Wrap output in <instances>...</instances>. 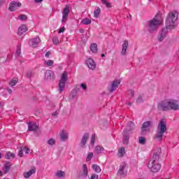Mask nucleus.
I'll list each match as a JSON object with an SVG mask.
<instances>
[{"label": "nucleus", "mask_w": 179, "mask_h": 179, "mask_svg": "<svg viewBox=\"0 0 179 179\" xmlns=\"http://www.w3.org/2000/svg\"><path fill=\"white\" fill-rule=\"evenodd\" d=\"M178 19V13L177 11H171L166 17V27L162 29L158 36L159 41H163L167 37L169 30L174 29L177 26V20Z\"/></svg>", "instance_id": "f257e3e1"}, {"label": "nucleus", "mask_w": 179, "mask_h": 179, "mask_svg": "<svg viewBox=\"0 0 179 179\" xmlns=\"http://www.w3.org/2000/svg\"><path fill=\"white\" fill-rule=\"evenodd\" d=\"M161 153L162 148H157V152L153 153L152 159L148 163V169H150L152 173H157L162 168V165L157 162L160 159Z\"/></svg>", "instance_id": "f03ea898"}, {"label": "nucleus", "mask_w": 179, "mask_h": 179, "mask_svg": "<svg viewBox=\"0 0 179 179\" xmlns=\"http://www.w3.org/2000/svg\"><path fill=\"white\" fill-rule=\"evenodd\" d=\"M162 15L157 14L150 21L148 22L147 29L150 33H153L157 30L159 26L162 24Z\"/></svg>", "instance_id": "7ed1b4c3"}, {"label": "nucleus", "mask_w": 179, "mask_h": 179, "mask_svg": "<svg viewBox=\"0 0 179 179\" xmlns=\"http://www.w3.org/2000/svg\"><path fill=\"white\" fill-rule=\"evenodd\" d=\"M166 131H167V125L164 121L161 120L157 126V133L154 138L158 139L159 142H162L163 141V135H164Z\"/></svg>", "instance_id": "20e7f679"}, {"label": "nucleus", "mask_w": 179, "mask_h": 179, "mask_svg": "<svg viewBox=\"0 0 179 179\" xmlns=\"http://www.w3.org/2000/svg\"><path fill=\"white\" fill-rule=\"evenodd\" d=\"M159 111H170V99L161 101L157 105Z\"/></svg>", "instance_id": "39448f33"}, {"label": "nucleus", "mask_w": 179, "mask_h": 179, "mask_svg": "<svg viewBox=\"0 0 179 179\" xmlns=\"http://www.w3.org/2000/svg\"><path fill=\"white\" fill-rule=\"evenodd\" d=\"M68 80V73L64 71L61 77L60 80L59 81V92L62 93L64 92V89H65V85H66V81Z\"/></svg>", "instance_id": "423d86ee"}, {"label": "nucleus", "mask_w": 179, "mask_h": 179, "mask_svg": "<svg viewBox=\"0 0 179 179\" xmlns=\"http://www.w3.org/2000/svg\"><path fill=\"white\" fill-rule=\"evenodd\" d=\"M178 111L179 110V101L175 99H170L169 101V110Z\"/></svg>", "instance_id": "0eeeda50"}, {"label": "nucleus", "mask_w": 179, "mask_h": 179, "mask_svg": "<svg viewBox=\"0 0 179 179\" xmlns=\"http://www.w3.org/2000/svg\"><path fill=\"white\" fill-rule=\"evenodd\" d=\"M69 5L66 4L62 12V23H66L68 20V15H69Z\"/></svg>", "instance_id": "6e6552de"}, {"label": "nucleus", "mask_w": 179, "mask_h": 179, "mask_svg": "<svg viewBox=\"0 0 179 179\" xmlns=\"http://www.w3.org/2000/svg\"><path fill=\"white\" fill-rule=\"evenodd\" d=\"M41 43V39L40 37L36 36V38H31L29 41V44L32 48H37L38 47V44Z\"/></svg>", "instance_id": "1a4fd4ad"}, {"label": "nucleus", "mask_w": 179, "mask_h": 179, "mask_svg": "<svg viewBox=\"0 0 179 179\" xmlns=\"http://www.w3.org/2000/svg\"><path fill=\"white\" fill-rule=\"evenodd\" d=\"M127 167V163L124 162L120 164V169L117 172V174L119 176H121V177H126L127 174L128 173V171L125 169Z\"/></svg>", "instance_id": "9d476101"}, {"label": "nucleus", "mask_w": 179, "mask_h": 179, "mask_svg": "<svg viewBox=\"0 0 179 179\" xmlns=\"http://www.w3.org/2000/svg\"><path fill=\"white\" fill-rule=\"evenodd\" d=\"M22 6V3L17 1H11L10 3V6L8 7V10L10 12H14L16 10V8H20Z\"/></svg>", "instance_id": "9b49d317"}, {"label": "nucleus", "mask_w": 179, "mask_h": 179, "mask_svg": "<svg viewBox=\"0 0 179 179\" xmlns=\"http://www.w3.org/2000/svg\"><path fill=\"white\" fill-rule=\"evenodd\" d=\"M153 127V121L144 122L142 124V131H149Z\"/></svg>", "instance_id": "f8f14e48"}, {"label": "nucleus", "mask_w": 179, "mask_h": 179, "mask_svg": "<svg viewBox=\"0 0 179 179\" xmlns=\"http://www.w3.org/2000/svg\"><path fill=\"white\" fill-rule=\"evenodd\" d=\"M135 129V123L134 122H129L126 129L124 130L126 132H128L129 134H132V131Z\"/></svg>", "instance_id": "ddd939ff"}, {"label": "nucleus", "mask_w": 179, "mask_h": 179, "mask_svg": "<svg viewBox=\"0 0 179 179\" xmlns=\"http://www.w3.org/2000/svg\"><path fill=\"white\" fill-rule=\"evenodd\" d=\"M86 64L90 69L94 71L96 69V62L92 58L87 59Z\"/></svg>", "instance_id": "4468645a"}, {"label": "nucleus", "mask_w": 179, "mask_h": 179, "mask_svg": "<svg viewBox=\"0 0 179 179\" xmlns=\"http://www.w3.org/2000/svg\"><path fill=\"white\" fill-rule=\"evenodd\" d=\"M120 83H121L120 82V80H114L112 83L110 88L109 89V92L110 93H113V92H114L115 90H117V87H118V86H120Z\"/></svg>", "instance_id": "2eb2a0df"}, {"label": "nucleus", "mask_w": 179, "mask_h": 179, "mask_svg": "<svg viewBox=\"0 0 179 179\" xmlns=\"http://www.w3.org/2000/svg\"><path fill=\"white\" fill-rule=\"evenodd\" d=\"M132 134L128 133L127 131H123V143L124 145H128V142H129V135Z\"/></svg>", "instance_id": "dca6fc26"}, {"label": "nucleus", "mask_w": 179, "mask_h": 179, "mask_svg": "<svg viewBox=\"0 0 179 179\" xmlns=\"http://www.w3.org/2000/svg\"><path fill=\"white\" fill-rule=\"evenodd\" d=\"M38 128V125L36 122H29L28 123V131L29 132L34 131Z\"/></svg>", "instance_id": "f3484780"}, {"label": "nucleus", "mask_w": 179, "mask_h": 179, "mask_svg": "<svg viewBox=\"0 0 179 179\" xmlns=\"http://www.w3.org/2000/svg\"><path fill=\"white\" fill-rule=\"evenodd\" d=\"M88 139H89V134L86 133L83 136L81 142L80 143V148H83L85 145H86Z\"/></svg>", "instance_id": "a211bd4d"}, {"label": "nucleus", "mask_w": 179, "mask_h": 179, "mask_svg": "<svg viewBox=\"0 0 179 179\" xmlns=\"http://www.w3.org/2000/svg\"><path fill=\"white\" fill-rule=\"evenodd\" d=\"M128 46H129L128 41L125 40L122 45V52H121L122 55H125V54H127V50H128Z\"/></svg>", "instance_id": "6ab92c4d"}, {"label": "nucleus", "mask_w": 179, "mask_h": 179, "mask_svg": "<svg viewBox=\"0 0 179 179\" xmlns=\"http://www.w3.org/2000/svg\"><path fill=\"white\" fill-rule=\"evenodd\" d=\"M54 72L48 70L46 71L45 73V79H48L49 80H51L52 79H54Z\"/></svg>", "instance_id": "aec40b11"}, {"label": "nucleus", "mask_w": 179, "mask_h": 179, "mask_svg": "<svg viewBox=\"0 0 179 179\" xmlns=\"http://www.w3.org/2000/svg\"><path fill=\"white\" fill-rule=\"evenodd\" d=\"M11 166H12V164H10V162H7L5 163L3 169L4 174H8V173H9V170H10Z\"/></svg>", "instance_id": "412c9836"}, {"label": "nucleus", "mask_w": 179, "mask_h": 179, "mask_svg": "<svg viewBox=\"0 0 179 179\" xmlns=\"http://www.w3.org/2000/svg\"><path fill=\"white\" fill-rule=\"evenodd\" d=\"M27 30V27L24 24L21 25L18 29V35L19 36H23V33H26V31Z\"/></svg>", "instance_id": "4be33fe9"}, {"label": "nucleus", "mask_w": 179, "mask_h": 179, "mask_svg": "<svg viewBox=\"0 0 179 179\" xmlns=\"http://www.w3.org/2000/svg\"><path fill=\"white\" fill-rule=\"evenodd\" d=\"M60 138L62 142H65L66 141H68V138H69L68 132H66L65 131L62 130L60 134Z\"/></svg>", "instance_id": "5701e85b"}, {"label": "nucleus", "mask_w": 179, "mask_h": 179, "mask_svg": "<svg viewBox=\"0 0 179 179\" xmlns=\"http://www.w3.org/2000/svg\"><path fill=\"white\" fill-rule=\"evenodd\" d=\"M36 173V168H33L32 169L29 170L28 172L24 173V177L25 178H29L32 174Z\"/></svg>", "instance_id": "b1692460"}, {"label": "nucleus", "mask_w": 179, "mask_h": 179, "mask_svg": "<svg viewBox=\"0 0 179 179\" xmlns=\"http://www.w3.org/2000/svg\"><path fill=\"white\" fill-rule=\"evenodd\" d=\"M94 150H95V153H96L97 155H100L103 153V152H104V147L101 145H96L95 147Z\"/></svg>", "instance_id": "393cba45"}, {"label": "nucleus", "mask_w": 179, "mask_h": 179, "mask_svg": "<svg viewBox=\"0 0 179 179\" xmlns=\"http://www.w3.org/2000/svg\"><path fill=\"white\" fill-rule=\"evenodd\" d=\"M88 173L89 171L87 170V166L86 164H83L82 177H83V178H86V177H87Z\"/></svg>", "instance_id": "a878e982"}, {"label": "nucleus", "mask_w": 179, "mask_h": 179, "mask_svg": "<svg viewBox=\"0 0 179 179\" xmlns=\"http://www.w3.org/2000/svg\"><path fill=\"white\" fill-rule=\"evenodd\" d=\"M65 176L66 173L64 171H57L55 173V176L57 177V178H63Z\"/></svg>", "instance_id": "bb28decb"}, {"label": "nucleus", "mask_w": 179, "mask_h": 179, "mask_svg": "<svg viewBox=\"0 0 179 179\" xmlns=\"http://www.w3.org/2000/svg\"><path fill=\"white\" fill-rule=\"evenodd\" d=\"M90 48L92 51V52H93L94 54H97V44L96 43H92L90 46Z\"/></svg>", "instance_id": "cd10ccee"}, {"label": "nucleus", "mask_w": 179, "mask_h": 179, "mask_svg": "<svg viewBox=\"0 0 179 179\" xmlns=\"http://www.w3.org/2000/svg\"><path fill=\"white\" fill-rule=\"evenodd\" d=\"M5 157L7 160H12L15 158V153L10 152H8L6 155Z\"/></svg>", "instance_id": "c85d7f7f"}, {"label": "nucleus", "mask_w": 179, "mask_h": 179, "mask_svg": "<svg viewBox=\"0 0 179 179\" xmlns=\"http://www.w3.org/2000/svg\"><path fill=\"white\" fill-rule=\"evenodd\" d=\"M92 167V169L95 171V173H101V169L99 165L93 164Z\"/></svg>", "instance_id": "c756f323"}, {"label": "nucleus", "mask_w": 179, "mask_h": 179, "mask_svg": "<svg viewBox=\"0 0 179 179\" xmlns=\"http://www.w3.org/2000/svg\"><path fill=\"white\" fill-rule=\"evenodd\" d=\"M101 12V9L100 8H97L94 11V17L97 19L99 16H100V13Z\"/></svg>", "instance_id": "7c9ffc66"}, {"label": "nucleus", "mask_w": 179, "mask_h": 179, "mask_svg": "<svg viewBox=\"0 0 179 179\" xmlns=\"http://www.w3.org/2000/svg\"><path fill=\"white\" fill-rule=\"evenodd\" d=\"M118 154L120 155V157H124L125 155V148L122 147L118 150Z\"/></svg>", "instance_id": "2f4dec72"}, {"label": "nucleus", "mask_w": 179, "mask_h": 179, "mask_svg": "<svg viewBox=\"0 0 179 179\" xmlns=\"http://www.w3.org/2000/svg\"><path fill=\"white\" fill-rule=\"evenodd\" d=\"M82 24H90L92 23V20L89 18H84L81 21Z\"/></svg>", "instance_id": "473e14b6"}, {"label": "nucleus", "mask_w": 179, "mask_h": 179, "mask_svg": "<svg viewBox=\"0 0 179 179\" xmlns=\"http://www.w3.org/2000/svg\"><path fill=\"white\" fill-rule=\"evenodd\" d=\"M103 5H105L106 8H111V3L108 2V0H101Z\"/></svg>", "instance_id": "72a5a7b5"}, {"label": "nucleus", "mask_w": 179, "mask_h": 179, "mask_svg": "<svg viewBox=\"0 0 179 179\" xmlns=\"http://www.w3.org/2000/svg\"><path fill=\"white\" fill-rule=\"evenodd\" d=\"M138 143H140L141 145H145V143H146V138L143 136L139 137Z\"/></svg>", "instance_id": "f704fd0d"}, {"label": "nucleus", "mask_w": 179, "mask_h": 179, "mask_svg": "<svg viewBox=\"0 0 179 179\" xmlns=\"http://www.w3.org/2000/svg\"><path fill=\"white\" fill-rule=\"evenodd\" d=\"M17 78H13L10 80V82L9 83L10 86H11L13 87V86H15L16 83H17Z\"/></svg>", "instance_id": "c9c22d12"}, {"label": "nucleus", "mask_w": 179, "mask_h": 179, "mask_svg": "<svg viewBox=\"0 0 179 179\" xmlns=\"http://www.w3.org/2000/svg\"><path fill=\"white\" fill-rule=\"evenodd\" d=\"M45 65H46V66H52V65H54V61L48 60L47 62H45Z\"/></svg>", "instance_id": "e433bc0d"}, {"label": "nucleus", "mask_w": 179, "mask_h": 179, "mask_svg": "<svg viewBox=\"0 0 179 179\" xmlns=\"http://www.w3.org/2000/svg\"><path fill=\"white\" fill-rule=\"evenodd\" d=\"M52 42H53V44H55V45H57V44H59V40L58 39V37L54 36L52 38Z\"/></svg>", "instance_id": "4c0bfd02"}, {"label": "nucleus", "mask_w": 179, "mask_h": 179, "mask_svg": "<svg viewBox=\"0 0 179 179\" xmlns=\"http://www.w3.org/2000/svg\"><path fill=\"white\" fill-rule=\"evenodd\" d=\"M18 19H20V20H27V16L26 15H20L18 16Z\"/></svg>", "instance_id": "58836bf2"}, {"label": "nucleus", "mask_w": 179, "mask_h": 179, "mask_svg": "<svg viewBox=\"0 0 179 179\" xmlns=\"http://www.w3.org/2000/svg\"><path fill=\"white\" fill-rule=\"evenodd\" d=\"M48 144L50 145V146H52L53 145H55V140L53 138H50L48 141Z\"/></svg>", "instance_id": "ea45409f"}, {"label": "nucleus", "mask_w": 179, "mask_h": 179, "mask_svg": "<svg viewBox=\"0 0 179 179\" xmlns=\"http://www.w3.org/2000/svg\"><path fill=\"white\" fill-rule=\"evenodd\" d=\"M20 54H22V50L20 49V47H17V50H16L15 56L19 57V55H20Z\"/></svg>", "instance_id": "a19ab883"}, {"label": "nucleus", "mask_w": 179, "mask_h": 179, "mask_svg": "<svg viewBox=\"0 0 179 179\" xmlns=\"http://www.w3.org/2000/svg\"><path fill=\"white\" fill-rule=\"evenodd\" d=\"M22 150L24 152V153H26V155H29L30 153V148L27 147L22 148Z\"/></svg>", "instance_id": "79ce46f5"}, {"label": "nucleus", "mask_w": 179, "mask_h": 179, "mask_svg": "<svg viewBox=\"0 0 179 179\" xmlns=\"http://www.w3.org/2000/svg\"><path fill=\"white\" fill-rule=\"evenodd\" d=\"M92 157H93V152H90L87 157V162H90V160H92Z\"/></svg>", "instance_id": "37998d69"}, {"label": "nucleus", "mask_w": 179, "mask_h": 179, "mask_svg": "<svg viewBox=\"0 0 179 179\" xmlns=\"http://www.w3.org/2000/svg\"><path fill=\"white\" fill-rule=\"evenodd\" d=\"M96 135L92 134L91 138V145H94V141H95Z\"/></svg>", "instance_id": "c03bdc74"}, {"label": "nucleus", "mask_w": 179, "mask_h": 179, "mask_svg": "<svg viewBox=\"0 0 179 179\" xmlns=\"http://www.w3.org/2000/svg\"><path fill=\"white\" fill-rule=\"evenodd\" d=\"M91 179H99V175L96 173H92L91 176Z\"/></svg>", "instance_id": "a18cd8bd"}, {"label": "nucleus", "mask_w": 179, "mask_h": 179, "mask_svg": "<svg viewBox=\"0 0 179 179\" xmlns=\"http://www.w3.org/2000/svg\"><path fill=\"white\" fill-rule=\"evenodd\" d=\"M127 94H131V97H134V90H129L127 91Z\"/></svg>", "instance_id": "49530a36"}, {"label": "nucleus", "mask_w": 179, "mask_h": 179, "mask_svg": "<svg viewBox=\"0 0 179 179\" xmlns=\"http://www.w3.org/2000/svg\"><path fill=\"white\" fill-rule=\"evenodd\" d=\"M80 86L83 90H86L87 89V86L85 83H81Z\"/></svg>", "instance_id": "de8ad7c7"}, {"label": "nucleus", "mask_w": 179, "mask_h": 179, "mask_svg": "<svg viewBox=\"0 0 179 179\" xmlns=\"http://www.w3.org/2000/svg\"><path fill=\"white\" fill-rule=\"evenodd\" d=\"M23 149H21L18 152L19 157H23Z\"/></svg>", "instance_id": "09e8293b"}, {"label": "nucleus", "mask_w": 179, "mask_h": 179, "mask_svg": "<svg viewBox=\"0 0 179 179\" xmlns=\"http://www.w3.org/2000/svg\"><path fill=\"white\" fill-rule=\"evenodd\" d=\"M143 100L142 99V96H138V98L136 100V103H142Z\"/></svg>", "instance_id": "8fccbe9b"}, {"label": "nucleus", "mask_w": 179, "mask_h": 179, "mask_svg": "<svg viewBox=\"0 0 179 179\" xmlns=\"http://www.w3.org/2000/svg\"><path fill=\"white\" fill-rule=\"evenodd\" d=\"M50 55H51V52L48 51L45 53V57H46V58H50Z\"/></svg>", "instance_id": "3c124183"}, {"label": "nucleus", "mask_w": 179, "mask_h": 179, "mask_svg": "<svg viewBox=\"0 0 179 179\" xmlns=\"http://www.w3.org/2000/svg\"><path fill=\"white\" fill-rule=\"evenodd\" d=\"M65 31V27H62L59 29V33H64Z\"/></svg>", "instance_id": "603ef678"}, {"label": "nucleus", "mask_w": 179, "mask_h": 179, "mask_svg": "<svg viewBox=\"0 0 179 179\" xmlns=\"http://www.w3.org/2000/svg\"><path fill=\"white\" fill-rule=\"evenodd\" d=\"M71 96L72 99H75L76 97V92H72Z\"/></svg>", "instance_id": "864d4df0"}, {"label": "nucleus", "mask_w": 179, "mask_h": 179, "mask_svg": "<svg viewBox=\"0 0 179 179\" xmlns=\"http://www.w3.org/2000/svg\"><path fill=\"white\" fill-rule=\"evenodd\" d=\"M27 78H31V72L29 71L26 74Z\"/></svg>", "instance_id": "5fc2aeb1"}, {"label": "nucleus", "mask_w": 179, "mask_h": 179, "mask_svg": "<svg viewBox=\"0 0 179 179\" xmlns=\"http://www.w3.org/2000/svg\"><path fill=\"white\" fill-rule=\"evenodd\" d=\"M35 3H41L43 0H34Z\"/></svg>", "instance_id": "6e6d98bb"}, {"label": "nucleus", "mask_w": 179, "mask_h": 179, "mask_svg": "<svg viewBox=\"0 0 179 179\" xmlns=\"http://www.w3.org/2000/svg\"><path fill=\"white\" fill-rule=\"evenodd\" d=\"M52 115H53V116L58 115V113H57V112H55V113H52Z\"/></svg>", "instance_id": "4d7b16f0"}, {"label": "nucleus", "mask_w": 179, "mask_h": 179, "mask_svg": "<svg viewBox=\"0 0 179 179\" xmlns=\"http://www.w3.org/2000/svg\"><path fill=\"white\" fill-rule=\"evenodd\" d=\"M127 104L128 106H132V103H131V102H127Z\"/></svg>", "instance_id": "13d9d810"}, {"label": "nucleus", "mask_w": 179, "mask_h": 179, "mask_svg": "<svg viewBox=\"0 0 179 179\" xmlns=\"http://www.w3.org/2000/svg\"><path fill=\"white\" fill-rule=\"evenodd\" d=\"M8 93H12V90L8 89Z\"/></svg>", "instance_id": "bf43d9fd"}, {"label": "nucleus", "mask_w": 179, "mask_h": 179, "mask_svg": "<svg viewBox=\"0 0 179 179\" xmlns=\"http://www.w3.org/2000/svg\"><path fill=\"white\" fill-rule=\"evenodd\" d=\"M101 57H106V55L101 54Z\"/></svg>", "instance_id": "052dcab7"}, {"label": "nucleus", "mask_w": 179, "mask_h": 179, "mask_svg": "<svg viewBox=\"0 0 179 179\" xmlns=\"http://www.w3.org/2000/svg\"><path fill=\"white\" fill-rule=\"evenodd\" d=\"M2 158V154H1V152H0V159H1Z\"/></svg>", "instance_id": "680f3d73"}, {"label": "nucleus", "mask_w": 179, "mask_h": 179, "mask_svg": "<svg viewBox=\"0 0 179 179\" xmlns=\"http://www.w3.org/2000/svg\"><path fill=\"white\" fill-rule=\"evenodd\" d=\"M0 106H1V103H0Z\"/></svg>", "instance_id": "e2e57ef3"}, {"label": "nucleus", "mask_w": 179, "mask_h": 179, "mask_svg": "<svg viewBox=\"0 0 179 179\" xmlns=\"http://www.w3.org/2000/svg\"><path fill=\"white\" fill-rule=\"evenodd\" d=\"M0 174H1V171H0Z\"/></svg>", "instance_id": "0e129e2a"}]
</instances>
